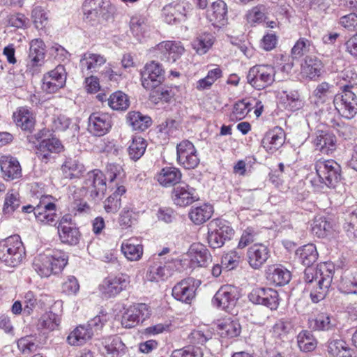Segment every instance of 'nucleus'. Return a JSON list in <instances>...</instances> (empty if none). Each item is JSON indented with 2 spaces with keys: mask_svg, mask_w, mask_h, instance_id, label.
Instances as JSON below:
<instances>
[{
  "mask_svg": "<svg viewBox=\"0 0 357 357\" xmlns=\"http://www.w3.org/2000/svg\"><path fill=\"white\" fill-rule=\"evenodd\" d=\"M334 275V266L326 263L314 270L307 268L304 272L305 289L314 303L322 301L328 294Z\"/></svg>",
  "mask_w": 357,
  "mask_h": 357,
  "instance_id": "1",
  "label": "nucleus"
},
{
  "mask_svg": "<svg viewBox=\"0 0 357 357\" xmlns=\"http://www.w3.org/2000/svg\"><path fill=\"white\" fill-rule=\"evenodd\" d=\"M68 255L58 249L47 250L34 257L33 268L41 278L60 273L68 264Z\"/></svg>",
  "mask_w": 357,
  "mask_h": 357,
  "instance_id": "2",
  "label": "nucleus"
},
{
  "mask_svg": "<svg viewBox=\"0 0 357 357\" xmlns=\"http://www.w3.org/2000/svg\"><path fill=\"white\" fill-rule=\"evenodd\" d=\"M314 169L317 177L310 182L315 191H322L325 188L335 189L342 178L341 166L334 160H318Z\"/></svg>",
  "mask_w": 357,
  "mask_h": 357,
  "instance_id": "3",
  "label": "nucleus"
},
{
  "mask_svg": "<svg viewBox=\"0 0 357 357\" xmlns=\"http://www.w3.org/2000/svg\"><path fill=\"white\" fill-rule=\"evenodd\" d=\"M25 256L20 236L13 235L0 241V260L10 267L17 266Z\"/></svg>",
  "mask_w": 357,
  "mask_h": 357,
  "instance_id": "4",
  "label": "nucleus"
},
{
  "mask_svg": "<svg viewBox=\"0 0 357 357\" xmlns=\"http://www.w3.org/2000/svg\"><path fill=\"white\" fill-rule=\"evenodd\" d=\"M234 235L230 223L223 219L212 220L208 225V243L213 249L220 248Z\"/></svg>",
  "mask_w": 357,
  "mask_h": 357,
  "instance_id": "5",
  "label": "nucleus"
},
{
  "mask_svg": "<svg viewBox=\"0 0 357 357\" xmlns=\"http://www.w3.org/2000/svg\"><path fill=\"white\" fill-rule=\"evenodd\" d=\"M352 85L343 86L341 94H337L333 98V104L338 113L347 119H353L357 114V96L352 91Z\"/></svg>",
  "mask_w": 357,
  "mask_h": 357,
  "instance_id": "6",
  "label": "nucleus"
},
{
  "mask_svg": "<svg viewBox=\"0 0 357 357\" xmlns=\"http://www.w3.org/2000/svg\"><path fill=\"white\" fill-rule=\"evenodd\" d=\"M275 68L271 65H255L250 68L247 75V81L257 90L271 86L275 81Z\"/></svg>",
  "mask_w": 357,
  "mask_h": 357,
  "instance_id": "7",
  "label": "nucleus"
},
{
  "mask_svg": "<svg viewBox=\"0 0 357 357\" xmlns=\"http://www.w3.org/2000/svg\"><path fill=\"white\" fill-rule=\"evenodd\" d=\"M162 66L155 61L146 63L140 70L141 83L146 90L159 87L165 79Z\"/></svg>",
  "mask_w": 357,
  "mask_h": 357,
  "instance_id": "8",
  "label": "nucleus"
},
{
  "mask_svg": "<svg viewBox=\"0 0 357 357\" xmlns=\"http://www.w3.org/2000/svg\"><path fill=\"white\" fill-rule=\"evenodd\" d=\"M84 17L95 22L100 17L107 20L113 10L109 0H85L82 5Z\"/></svg>",
  "mask_w": 357,
  "mask_h": 357,
  "instance_id": "9",
  "label": "nucleus"
},
{
  "mask_svg": "<svg viewBox=\"0 0 357 357\" xmlns=\"http://www.w3.org/2000/svg\"><path fill=\"white\" fill-rule=\"evenodd\" d=\"M84 188L93 200H101L107 190L106 176L98 169L89 172L84 180Z\"/></svg>",
  "mask_w": 357,
  "mask_h": 357,
  "instance_id": "10",
  "label": "nucleus"
},
{
  "mask_svg": "<svg viewBox=\"0 0 357 357\" xmlns=\"http://www.w3.org/2000/svg\"><path fill=\"white\" fill-rule=\"evenodd\" d=\"M184 47L179 41L166 40L158 43L151 52L161 61L174 63L183 54Z\"/></svg>",
  "mask_w": 357,
  "mask_h": 357,
  "instance_id": "11",
  "label": "nucleus"
},
{
  "mask_svg": "<svg viewBox=\"0 0 357 357\" xmlns=\"http://www.w3.org/2000/svg\"><path fill=\"white\" fill-rule=\"evenodd\" d=\"M45 56V45L39 38L30 42L29 52L26 63V73L32 76L40 72V68L44 63Z\"/></svg>",
  "mask_w": 357,
  "mask_h": 357,
  "instance_id": "12",
  "label": "nucleus"
},
{
  "mask_svg": "<svg viewBox=\"0 0 357 357\" xmlns=\"http://www.w3.org/2000/svg\"><path fill=\"white\" fill-rule=\"evenodd\" d=\"M238 299L237 289L231 285H224L218 290L211 302L217 308L232 313Z\"/></svg>",
  "mask_w": 357,
  "mask_h": 357,
  "instance_id": "13",
  "label": "nucleus"
},
{
  "mask_svg": "<svg viewBox=\"0 0 357 357\" xmlns=\"http://www.w3.org/2000/svg\"><path fill=\"white\" fill-rule=\"evenodd\" d=\"M176 156L178 163L188 169L197 167L200 162L195 146L187 139L177 144Z\"/></svg>",
  "mask_w": 357,
  "mask_h": 357,
  "instance_id": "14",
  "label": "nucleus"
},
{
  "mask_svg": "<svg viewBox=\"0 0 357 357\" xmlns=\"http://www.w3.org/2000/svg\"><path fill=\"white\" fill-rule=\"evenodd\" d=\"M146 273V279L150 282L165 281L174 272L175 265L173 261H162L153 258Z\"/></svg>",
  "mask_w": 357,
  "mask_h": 357,
  "instance_id": "15",
  "label": "nucleus"
},
{
  "mask_svg": "<svg viewBox=\"0 0 357 357\" xmlns=\"http://www.w3.org/2000/svg\"><path fill=\"white\" fill-rule=\"evenodd\" d=\"M67 73L65 67L58 65L43 75L41 88L47 93H56L66 85Z\"/></svg>",
  "mask_w": 357,
  "mask_h": 357,
  "instance_id": "16",
  "label": "nucleus"
},
{
  "mask_svg": "<svg viewBox=\"0 0 357 357\" xmlns=\"http://www.w3.org/2000/svg\"><path fill=\"white\" fill-rule=\"evenodd\" d=\"M63 316V303L56 301L50 310L41 315L38 321V328L48 331L59 330Z\"/></svg>",
  "mask_w": 357,
  "mask_h": 357,
  "instance_id": "17",
  "label": "nucleus"
},
{
  "mask_svg": "<svg viewBox=\"0 0 357 357\" xmlns=\"http://www.w3.org/2000/svg\"><path fill=\"white\" fill-rule=\"evenodd\" d=\"M151 311L145 303H136L130 305L123 314L121 324L126 328H131L149 318Z\"/></svg>",
  "mask_w": 357,
  "mask_h": 357,
  "instance_id": "18",
  "label": "nucleus"
},
{
  "mask_svg": "<svg viewBox=\"0 0 357 357\" xmlns=\"http://www.w3.org/2000/svg\"><path fill=\"white\" fill-rule=\"evenodd\" d=\"M192 10V4L186 0L174 1L162 9L165 20L169 24L185 20Z\"/></svg>",
  "mask_w": 357,
  "mask_h": 357,
  "instance_id": "19",
  "label": "nucleus"
},
{
  "mask_svg": "<svg viewBox=\"0 0 357 357\" xmlns=\"http://www.w3.org/2000/svg\"><path fill=\"white\" fill-rule=\"evenodd\" d=\"M130 284V277L126 274L109 276L100 285V291L105 298H112L126 289Z\"/></svg>",
  "mask_w": 357,
  "mask_h": 357,
  "instance_id": "20",
  "label": "nucleus"
},
{
  "mask_svg": "<svg viewBox=\"0 0 357 357\" xmlns=\"http://www.w3.org/2000/svg\"><path fill=\"white\" fill-rule=\"evenodd\" d=\"M112 126V119L109 114L95 112L88 119L89 132L98 137H101L109 132Z\"/></svg>",
  "mask_w": 357,
  "mask_h": 357,
  "instance_id": "21",
  "label": "nucleus"
},
{
  "mask_svg": "<svg viewBox=\"0 0 357 357\" xmlns=\"http://www.w3.org/2000/svg\"><path fill=\"white\" fill-rule=\"evenodd\" d=\"M263 107L261 102L258 100L243 99L234 105L230 119L234 121L242 120L253 109L254 113L258 117L261 114Z\"/></svg>",
  "mask_w": 357,
  "mask_h": 357,
  "instance_id": "22",
  "label": "nucleus"
},
{
  "mask_svg": "<svg viewBox=\"0 0 357 357\" xmlns=\"http://www.w3.org/2000/svg\"><path fill=\"white\" fill-rule=\"evenodd\" d=\"M50 197H43L35 207V217L38 222L44 225H53L56 222V207L53 202H48Z\"/></svg>",
  "mask_w": 357,
  "mask_h": 357,
  "instance_id": "23",
  "label": "nucleus"
},
{
  "mask_svg": "<svg viewBox=\"0 0 357 357\" xmlns=\"http://www.w3.org/2000/svg\"><path fill=\"white\" fill-rule=\"evenodd\" d=\"M196 280L193 278H187L172 289V296L177 301L190 304L195 296Z\"/></svg>",
  "mask_w": 357,
  "mask_h": 357,
  "instance_id": "24",
  "label": "nucleus"
},
{
  "mask_svg": "<svg viewBox=\"0 0 357 357\" xmlns=\"http://www.w3.org/2000/svg\"><path fill=\"white\" fill-rule=\"evenodd\" d=\"M172 198L174 203L181 207L189 206L199 199L196 190L185 183L174 186Z\"/></svg>",
  "mask_w": 357,
  "mask_h": 357,
  "instance_id": "25",
  "label": "nucleus"
},
{
  "mask_svg": "<svg viewBox=\"0 0 357 357\" xmlns=\"http://www.w3.org/2000/svg\"><path fill=\"white\" fill-rule=\"evenodd\" d=\"M207 19L214 26L222 27L227 23V6L222 0L212 3L206 11Z\"/></svg>",
  "mask_w": 357,
  "mask_h": 357,
  "instance_id": "26",
  "label": "nucleus"
},
{
  "mask_svg": "<svg viewBox=\"0 0 357 357\" xmlns=\"http://www.w3.org/2000/svg\"><path fill=\"white\" fill-rule=\"evenodd\" d=\"M0 168L3 177L6 181H12L22 177V167L18 160L10 155L0 158Z\"/></svg>",
  "mask_w": 357,
  "mask_h": 357,
  "instance_id": "27",
  "label": "nucleus"
},
{
  "mask_svg": "<svg viewBox=\"0 0 357 357\" xmlns=\"http://www.w3.org/2000/svg\"><path fill=\"white\" fill-rule=\"evenodd\" d=\"M270 257V250L262 243L254 244L247 252L248 262L254 269H259Z\"/></svg>",
  "mask_w": 357,
  "mask_h": 357,
  "instance_id": "28",
  "label": "nucleus"
},
{
  "mask_svg": "<svg viewBox=\"0 0 357 357\" xmlns=\"http://www.w3.org/2000/svg\"><path fill=\"white\" fill-rule=\"evenodd\" d=\"M312 142L316 149L324 154H328L336 149V137L328 130H317Z\"/></svg>",
  "mask_w": 357,
  "mask_h": 357,
  "instance_id": "29",
  "label": "nucleus"
},
{
  "mask_svg": "<svg viewBox=\"0 0 357 357\" xmlns=\"http://www.w3.org/2000/svg\"><path fill=\"white\" fill-rule=\"evenodd\" d=\"M284 138L285 133L283 129L275 127L265 134L261 144L267 152L273 153L283 145Z\"/></svg>",
  "mask_w": 357,
  "mask_h": 357,
  "instance_id": "30",
  "label": "nucleus"
},
{
  "mask_svg": "<svg viewBox=\"0 0 357 357\" xmlns=\"http://www.w3.org/2000/svg\"><path fill=\"white\" fill-rule=\"evenodd\" d=\"M63 146L56 138L45 139L40 142L37 146L36 154L38 158L47 162L51 153H59L63 151Z\"/></svg>",
  "mask_w": 357,
  "mask_h": 357,
  "instance_id": "31",
  "label": "nucleus"
},
{
  "mask_svg": "<svg viewBox=\"0 0 357 357\" xmlns=\"http://www.w3.org/2000/svg\"><path fill=\"white\" fill-rule=\"evenodd\" d=\"M310 327L317 331H333L337 328L336 318L326 312L319 313L310 321Z\"/></svg>",
  "mask_w": 357,
  "mask_h": 357,
  "instance_id": "32",
  "label": "nucleus"
},
{
  "mask_svg": "<svg viewBox=\"0 0 357 357\" xmlns=\"http://www.w3.org/2000/svg\"><path fill=\"white\" fill-rule=\"evenodd\" d=\"M182 174L178 168L173 166L163 167L156 175L158 183L164 187L176 185L181 179Z\"/></svg>",
  "mask_w": 357,
  "mask_h": 357,
  "instance_id": "33",
  "label": "nucleus"
},
{
  "mask_svg": "<svg viewBox=\"0 0 357 357\" xmlns=\"http://www.w3.org/2000/svg\"><path fill=\"white\" fill-rule=\"evenodd\" d=\"M15 123L22 130L31 132L34 128L36 120L31 111L27 107H20L13 113Z\"/></svg>",
  "mask_w": 357,
  "mask_h": 357,
  "instance_id": "34",
  "label": "nucleus"
},
{
  "mask_svg": "<svg viewBox=\"0 0 357 357\" xmlns=\"http://www.w3.org/2000/svg\"><path fill=\"white\" fill-rule=\"evenodd\" d=\"M323 68V63L319 59L307 56L301 64V73L306 77L315 79L321 75Z\"/></svg>",
  "mask_w": 357,
  "mask_h": 357,
  "instance_id": "35",
  "label": "nucleus"
},
{
  "mask_svg": "<svg viewBox=\"0 0 357 357\" xmlns=\"http://www.w3.org/2000/svg\"><path fill=\"white\" fill-rule=\"evenodd\" d=\"M189 255L192 264H197L198 266L206 267L212 261L209 251L202 244L192 245Z\"/></svg>",
  "mask_w": 357,
  "mask_h": 357,
  "instance_id": "36",
  "label": "nucleus"
},
{
  "mask_svg": "<svg viewBox=\"0 0 357 357\" xmlns=\"http://www.w3.org/2000/svg\"><path fill=\"white\" fill-rule=\"evenodd\" d=\"M218 328L220 336L227 338L237 337L241 331V327L238 320L230 317L219 320Z\"/></svg>",
  "mask_w": 357,
  "mask_h": 357,
  "instance_id": "37",
  "label": "nucleus"
},
{
  "mask_svg": "<svg viewBox=\"0 0 357 357\" xmlns=\"http://www.w3.org/2000/svg\"><path fill=\"white\" fill-rule=\"evenodd\" d=\"M293 320L289 317H284L278 319L273 326L270 332L275 340L284 341L287 339L288 335L294 330Z\"/></svg>",
  "mask_w": 357,
  "mask_h": 357,
  "instance_id": "38",
  "label": "nucleus"
},
{
  "mask_svg": "<svg viewBox=\"0 0 357 357\" xmlns=\"http://www.w3.org/2000/svg\"><path fill=\"white\" fill-rule=\"evenodd\" d=\"M94 335V330L86 324L76 327L68 336L67 341L70 345H82L91 339Z\"/></svg>",
  "mask_w": 357,
  "mask_h": 357,
  "instance_id": "39",
  "label": "nucleus"
},
{
  "mask_svg": "<svg viewBox=\"0 0 357 357\" xmlns=\"http://www.w3.org/2000/svg\"><path fill=\"white\" fill-rule=\"evenodd\" d=\"M267 279L276 286H283L290 281L291 273L281 265H273L268 268Z\"/></svg>",
  "mask_w": 357,
  "mask_h": 357,
  "instance_id": "40",
  "label": "nucleus"
},
{
  "mask_svg": "<svg viewBox=\"0 0 357 357\" xmlns=\"http://www.w3.org/2000/svg\"><path fill=\"white\" fill-rule=\"evenodd\" d=\"M338 289L344 294H357V270H346L337 284Z\"/></svg>",
  "mask_w": 357,
  "mask_h": 357,
  "instance_id": "41",
  "label": "nucleus"
},
{
  "mask_svg": "<svg viewBox=\"0 0 357 357\" xmlns=\"http://www.w3.org/2000/svg\"><path fill=\"white\" fill-rule=\"evenodd\" d=\"M327 352L330 357H351L352 350L342 339H330L327 343Z\"/></svg>",
  "mask_w": 357,
  "mask_h": 357,
  "instance_id": "42",
  "label": "nucleus"
},
{
  "mask_svg": "<svg viewBox=\"0 0 357 357\" xmlns=\"http://www.w3.org/2000/svg\"><path fill=\"white\" fill-rule=\"evenodd\" d=\"M107 357H119L125 353L126 346L119 336H110L102 342Z\"/></svg>",
  "mask_w": 357,
  "mask_h": 357,
  "instance_id": "43",
  "label": "nucleus"
},
{
  "mask_svg": "<svg viewBox=\"0 0 357 357\" xmlns=\"http://www.w3.org/2000/svg\"><path fill=\"white\" fill-rule=\"evenodd\" d=\"M58 233L61 241L70 245H77L81 238L78 229L71 225H59Z\"/></svg>",
  "mask_w": 357,
  "mask_h": 357,
  "instance_id": "44",
  "label": "nucleus"
},
{
  "mask_svg": "<svg viewBox=\"0 0 357 357\" xmlns=\"http://www.w3.org/2000/svg\"><path fill=\"white\" fill-rule=\"evenodd\" d=\"M106 61V58L101 54L87 52L82 55L80 59V66L82 70L86 68V70L93 73L105 64Z\"/></svg>",
  "mask_w": 357,
  "mask_h": 357,
  "instance_id": "45",
  "label": "nucleus"
},
{
  "mask_svg": "<svg viewBox=\"0 0 357 357\" xmlns=\"http://www.w3.org/2000/svg\"><path fill=\"white\" fill-rule=\"evenodd\" d=\"M126 192L123 185H119L103 202L104 208L107 213H116L121 206V196Z\"/></svg>",
  "mask_w": 357,
  "mask_h": 357,
  "instance_id": "46",
  "label": "nucleus"
},
{
  "mask_svg": "<svg viewBox=\"0 0 357 357\" xmlns=\"http://www.w3.org/2000/svg\"><path fill=\"white\" fill-rule=\"evenodd\" d=\"M127 123L135 130L144 131L151 126V119L139 112H128L126 117Z\"/></svg>",
  "mask_w": 357,
  "mask_h": 357,
  "instance_id": "47",
  "label": "nucleus"
},
{
  "mask_svg": "<svg viewBox=\"0 0 357 357\" xmlns=\"http://www.w3.org/2000/svg\"><path fill=\"white\" fill-rule=\"evenodd\" d=\"M214 41L215 37L211 33L204 32L193 40L192 45L198 54L203 55L211 48Z\"/></svg>",
  "mask_w": 357,
  "mask_h": 357,
  "instance_id": "48",
  "label": "nucleus"
},
{
  "mask_svg": "<svg viewBox=\"0 0 357 357\" xmlns=\"http://www.w3.org/2000/svg\"><path fill=\"white\" fill-rule=\"evenodd\" d=\"M61 170L66 178H79L85 172L84 166L77 159L66 158L61 166Z\"/></svg>",
  "mask_w": 357,
  "mask_h": 357,
  "instance_id": "49",
  "label": "nucleus"
},
{
  "mask_svg": "<svg viewBox=\"0 0 357 357\" xmlns=\"http://www.w3.org/2000/svg\"><path fill=\"white\" fill-rule=\"evenodd\" d=\"M296 255L299 261L305 266H311L318 258V252L314 244H307L298 248Z\"/></svg>",
  "mask_w": 357,
  "mask_h": 357,
  "instance_id": "50",
  "label": "nucleus"
},
{
  "mask_svg": "<svg viewBox=\"0 0 357 357\" xmlns=\"http://www.w3.org/2000/svg\"><path fill=\"white\" fill-rule=\"evenodd\" d=\"M213 212L211 205L204 204L192 207L189 213V218L195 225H202L211 218Z\"/></svg>",
  "mask_w": 357,
  "mask_h": 357,
  "instance_id": "51",
  "label": "nucleus"
},
{
  "mask_svg": "<svg viewBox=\"0 0 357 357\" xmlns=\"http://www.w3.org/2000/svg\"><path fill=\"white\" fill-rule=\"evenodd\" d=\"M135 239H128L121 245V251L124 256L130 261H138L143 255V246L135 243Z\"/></svg>",
  "mask_w": 357,
  "mask_h": 357,
  "instance_id": "52",
  "label": "nucleus"
},
{
  "mask_svg": "<svg viewBox=\"0 0 357 357\" xmlns=\"http://www.w3.org/2000/svg\"><path fill=\"white\" fill-rule=\"evenodd\" d=\"M312 94L317 105L324 104L333 98L334 86L323 82L317 86Z\"/></svg>",
  "mask_w": 357,
  "mask_h": 357,
  "instance_id": "53",
  "label": "nucleus"
},
{
  "mask_svg": "<svg viewBox=\"0 0 357 357\" xmlns=\"http://www.w3.org/2000/svg\"><path fill=\"white\" fill-rule=\"evenodd\" d=\"M146 142L139 136H134L128 148V155L132 160H139L144 153L146 149Z\"/></svg>",
  "mask_w": 357,
  "mask_h": 357,
  "instance_id": "54",
  "label": "nucleus"
},
{
  "mask_svg": "<svg viewBox=\"0 0 357 357\" xmlns=\"http://www.w3.org/2000/svg\"><path fill=\"white\" fill-rule=\"evenodd\" d=\"M108 105L114 110H126L129 107L130 100L126 93L118 91L110 95Z\"/></svg>",
  "mask_w": 357,
  "mask_h": 357,
  "instance_id": "55",
  "label": "nucleus"
},
{
  "mask_svg": "<svg viewBox=\"0 0 357 357\" xmlns=\"http://www.w3.org/2000/svg\"><path fill=\"white\" fill-rule=\"evenodd\" d=\"M298 345L304 352L314 350L317 346V341L310 331H303L297 336Z\"/></svg>",
  "mask_w": 357,
  "mask_h": 357,
  "instance_id": "56",
  "label": "nucleus"
},
{
  "mask_svg": "<svg viewBox=\"0 0 357 357\" xmlns=\"http://www.w3.org/2000/svg\"><path fill=\"white\" fill-rule=\"evenodd\" d=\"M331 228V225L324 216H317L311 225L312 234L319 238L324 237Z\"/></svg>",
  "mask_w": 357,
  "mask_h": 357,
  "instance_id": "57",
  "label": "nucleus"
},
{
  "mask_svg": "<svg viewBox=\"0 0 357 357\" xmlns=\"http://www.w3.org/2000/svg\"><path fill=\"white\" fill-rule=\"evenodd\" d=\"M243 252L239 250H233L225 255L222 258V264L227 270H232L236 268L243 257Z\"/></svg>",
  "mask_w": 357,
  "mask_h": 357,
  "instance_id": "58",
  "label": "nucleus"
},
{
  "mask_svg": "<svg viewBox=\"0 0 357 357\" xmlns=\"http://www.w3.org/2000/svg\"><path fill=\"white\" fill-rule=\"evenodd\" d=\"M311 45V40L305 38H300L291 48V57L293 59H298L301 57L305 53H307L310 51V47Z\"/></svg>",
  "mask_w": 357,
  "mask_h": 357,
  "instance_id": "59",
  "label": "nucleus"
},
{
  "mask_svg": "<svg viewBox=\"0 0 357 357\" xmlns=\"http://www.w3.org/2000/svg\"><path fill=\"white\" fill-rule=\"evenodd\" d=\"M31 17L37 29H43L47 24L48 17L47 13L40 6H36L33 8Z\"/></svg>",
  "mask_w": 357,
  "mask_h": 357,
  "instance_id": "60",
  "label": "nucleus"
},
{
  "mask_svg": "<svg viewBox=\"0 0 357 357\" xmlns=\"http://www.w3.org/2000/svg\"><path fill=\"white\" fill-rule=\"evenodd\" d=\"M17 347L23 354H29L37 350L38 344L34 337L25 336L17 340Z\"/></svg>",
  "mask_w": 357,
  "mask_h": 357,
  "instance_id": "61",
  "label": "nucleus"
},
{
  "mask_svg": "<svg viewBox=\"0 0 357 357\" xmlns=\"http://www.w3.org/2000/svg\"><path fill=\"white\" fill-rule=\"evenodd\" d=\"M170 357H203V353L200 348L189 346L174 350Z\"/></svg>",
  "mask_w": 357,
  "mask_h": 357,
  "instance_id": "62",
  "label": "nucleus"
},
{
  "mask_svg": "<svg viewBox=\"0 0 357 357\" xmlns=\"http://www.w3.org/2000/svg\"><path fill=\"white\" fill-rule=\"evenodd\" d=\"M70 211L75 215L89 214L91 208L86 201L82 199H75L70 206Z\"/></svg>",
  "mask_w": 357,
  "mask_h": 357,
  "instance_id": "63",
  "label": "nucleus"
},
{
  "mask_svg": "<svg viewBox=\"0 0 357 357\" xmlns=\"http://www.w3.org/2000/svg\"><path fill=\"white\" fill-rule=\"evenodd\" d=\"M8 24L17 29H24L27 26L29 20L22 13H15L8 16Z\"/></svg>",
  "mask_w": 357,
  "mask_h": 357,
  "instance_id": "64",
  "label": "nucleus"
}]
</instances>
